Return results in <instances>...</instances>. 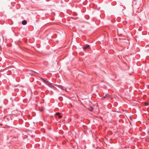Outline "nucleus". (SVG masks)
Wrapping results in <instances>:
<instances>
[{
  "label": "nucleus",
  "instance_id": "1",
  "mask_svg": "<svg viewBox=\"0 0 149 149\" xmlns=\"http://www.w3.org/2000/svg\"><path fill=\"white\" fill-rule=\"evenodd\" d=\"M42 81L43 82L46 84L47 85L49 86L50 87L52 88H55L53 86V84L52 83H50L49 81H46L43 78L40 77Z\"/></svg>",
  "mask_w": 149,
  "mask_h": 149
},
{
  "label": "nucleus",
  "instance_id": "2",
  "mask_svg": "<svg viewBox=\"0 0 149 149\" xmlns=\"http://www.w3.org/2000/svg\"><path fill=\"white\" fill-rule=\"evenodd\" d=\"M110 97V95L107 93V94H106L105 96L103 97L102 98V99L103 100L104 98H106L107 99L109 97Z\"/></svg>",
  "mask_w": 149,
  "mask_h": 149
},
{
  "label": "nucleus",
  "instance_id": "3",
  "mask_svg": "<svg viewBox=\"0 0 149 149\" xmlns=\"http://www.w3.org/2000/svg\"><path fill=\"white\" fill-rule=\"evenodd\" d=\"M90 47V46L89 45H85L83 47V49L85 50L86 49H88Z\"/></svg>",
  "mask_w": 149,
  "mask_h": 149
},
{
  "label": "nucleus",
  "instance_id": "4",
  "mask_svg": "<svg viewBox=\"0 0 149 149\" xmlns=\"http://www.w3.org/2000/svg\"><path fill=\"white\" fill-rule=\"evenodd\" d=\"M56 114V116H58L59 118H61L62 117V116L60 115V114L59 112H57Z\"/></svg>",
  "mask_w": 149,
  "mask_h": 149
},
{
  "label": "nucleus",
  "instance_id": "5",
  "mask_svg": "<svg viewBox=\"0 0 149 149\" xmlns=\"http://www.w3.org/2000/svg\"><path fill=\"white\" fill-rule=\"evenodd\" d=\"M27 23V21L26 20H24L23 21H22V24L23 25H24L26 24Z\"/></svg>",
  "mask_w": 149,
  "mask_h": 149
},
{
  "label": "nucleus",
  "instance_id": "6",
  "mask_svg": "<svg viewBox=\"0 0 149 149\" xmlns=\"http://www.w3.org/2000/svg\"><path fill=\"white\" fill-rule=\"evenodd\" d=\"M91 111H92L93 109V108L92 107H91Z\"/></svg>",
  "mask_w": 149,
  "mask_h": 149
},
{
  "label": "nucleus",
  "instance_id": "7",
  "mask_svg": "<svg viewBox=\"0 0 149 149\" xmlns=\"http://www.w3.org/2000/svg\"><path fill=\"white\" fill-rule=\"evenodd\" d=\"M55 85V86H57V85H56V84H55V85Z\"/></svg>",
  "mask_w": 149,
  "mask_h": 149
}]
</instances>
